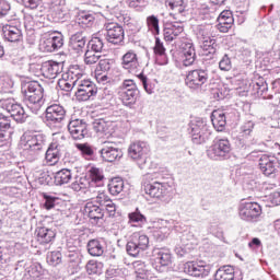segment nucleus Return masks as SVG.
Masks as SVG:
<instances>
[{"label": "nucleus", "mask_w": 280, "mask_h": 280, "mask_svg": "<svg viewBox=\"0 0 280 280\" xmlns=\"http://www.w3.org/2000/svg\"><path fill=\"white\" fill-rule=\"evenodd\" d=\"M138 79L142 83L144 91L149 95H152L154 93V86H152V84L148 83V77H145V74H143V73H140V74H138Z\"/></svg>", "instance_id": "obj_60"}, {"label": "nucleus", "mask_w": 280, "mask_h": 280, "mask_svg": "<svg viewBox=\"0 0 280 280\" xmlns=\"http://www.w3.org/2000/svg\"><path fill=\"white\" fill-rule=\"evenodd\" d=\"M129 8H133L137 12H143L148 8V0H127Z\"/></svg>", "instance_id": "obj_57"}, {"label": "nucleus", "mask_w": 280, "mask_h": 280, "mask_svg": "<svg viewBox=\"0 0 280 280\" xmlns=\"http://www.w3.org/2000/svg\"><path fill=\"white\" fill-rule=\"evenodd\" d=\"M97 202L107 211L109 218H114L115 213H117V206L105 192H100L97 195Z\"/></svg>", "instance_id": "obj_34"}, {"label": "nucleus", "mask_w": 280, "mask_h": 280, "mask_svg": "<svg viewBox=\"0 0 280 280\" xmlns=\"http://www.w3.org/2000/svg\"><path fill=\"white\" fill-rule=\"evenodd\" d=\"M45 145H47V136L43 132H25L21 138V148L24 150V154L28 161H35Z\"/></svg>", "instance_id": "obj_4"}, {"label": "nucleus", "mask_w": 280, "mask_h": 280, "mask_svg": "<svg viewBox=\"0 0 280 280\" xmlns=\"http://www.w3.org/2000/svg\"><path fill=\"white\" fill-rule=\"evenodd\" d=\"M188 130L191 135L192 143L197 145L209 141V137H211V127L207 125V120L200 117L190 120Z\"/></svg>", "instance_id": "obj_6"}, {"label": "nucleus", "mask_w": 280, "mask_h": 280, "mask_svg": "<svg viewBox=\"0 0 280 280\" xmlns=\"http://www.w3.org/2000/svg\"><path fill=\"white\" fill-rule=\"evenodd\" d=\"M153 51L156 65L163 67L170 62V58L167 57V52L165 51V46L163 45V42H161V38L159 37H155V46L153 48Z\"/></svg>", "instance_id": "obj_31"}, {"label": "nucleus", "mask_w": 280, "mask_h": 280, "mask_svg": "<svg viewBox=\"0 0 280 280\" xmlns=\"http://www.w3.org/2000/svg\"><path fill=\"white\" fill-rule=\"evenodd\" d=\"M235 19L233 18V12L231 10H224L220 13L218 18L217 30L222 34H226L231 27H233Z\"/></svg>", "instance_id": "obj_26"}, {"label": "nucleus", "mask_w": 280, "mask_h": 280, "mask_svg": "<svg viewBox=\"0 0 280 280\" xmlns=\"http://www.w3.org/2000/svg\"><path fill=\"white\" fill-rule=\"evenodd\" d=\"M255 129V122L247 121L243 126H241V135L242 137H250L253 130Z\"/></svg>", "instance_id": "obj_61"}, {"label": "nucleus", "mask_w": 280, "mask_h": 280, "mask_svg": "<svg viewBox=\"0 0 280 280\" xmlns=\"http://www.w3.org/2000/svg\"><path fill=\"white\" fill-rule=\"evenodd\" d=\"M159 16L156 15H149L147 18V27L148 31L153 34V36H159L161 34V27L159 26Z\"/></svg>", "instance_id": "obj_48"}, {"label": "nucleus", "mask_w": 280, "mask_h": 280, "mask_svg": "<svg viewBox=\"0 0 280 280\" xmlns=\"http://www.w3.org/2000/svg\"><path fill=\"white\" fill-rule=\"evenodd\" d=\"M203 51H208V54L213 55L218 51V42L213 37H208L202 43Z\"/></svg>", "instance_id": "obj_51"}, {"label": "nucleus", "mask_w": 280, "mask_h": 280, "mask_svg": "<svg viewBox=\"0 0 280 280\" xmlns=\"http://www.w3.org/2000/svg\"><path fill=\"white\" fill-rule=\"evenodd\" d=\"M258 167L264 176H275L279 167V159L272 154H262L259 156Z\"/></svg>", "instance_id": "obj_16"}, {"label": "nucleus", "mask_w": 280, "mask_h": 280, "mask_svg": "<svg viewBox=\"0 0 280 280\" xmlns=\"http://www.w3.org/2000/svg\"><path fill=\"white\" fill-rule=\"evenodd\" d=\"M78 25L80 27H92L93 23H95V16L91 13L81 12L77 19Z\"/></svg>", "instance_id": "obj_47"}, {"label": "nucleus", "mask_w": 280, "mask_h": 280, "mask_svg": "<svg viewBox=\"0 0 280 280\" xmlns=\"http://www.w3.org/2000/svg\"><path fill=\"white\" fill-rule=\"evenodd\" d=\"M93 128L100 135H110L113 132V122L98 119L93 122Z\"/></svg>", "instance_id": "obj_41"}, {"label": "nucleus", "mask_w": 280, "mask_h": 280, "mask_svg": "<svg viewBox=\"0 0 280 280\" xmlns=\"http://www.w3.org/2000/svg\"><path fill=\"white\" fill-rule=\"evenodd\" d=\"M62 150H65V145L60 144L58 140H54L49 144L45 155L48 165H56V163L60 161V156H62Z\"/></svg>", "instance_id": "obj_24"}, {"label": "nucleus", "mask_w": 280, "mask_h": 280, "mask_svg": "<svg viewBox=\"0 0 280 280\" xmlns=\"http://www.w3.org/2000/svg\"><path fill=\"white\" fill-rule=\"evenodd\" d=\"M0 107L7 110L16 124H25V121H27L28 115L25 113V108H23V105L16 103L14 98H0Z\"/></svg>", "instance_id": "obj_10"}, {"label": "nucleus", "mask_w": 280, "mask_h": 280, "mask_svg": "<svg viewBox=\"0 0 280 280\" xmlns=\"http://www.w3.org/2000/svg\"><path fill=\"white\" fill-rule=\"evenodd\" d=\"M56 240V232L49 228L37 229V242L42 245L51 244Z\"/></svg>", "instance_id": "obj_38"}, {"label": "nucleus", "mask_w": 280, "mask_h": 280, "mask_svg": "<svg viewBox=\"0 0 280 280\" xmlns=\"http://www.w3.org/2000/svg\"><path fill=\"white\" fill-rule=\"evenodd\" d=\"M40 72L47 80H56L62 73V63L57 61H45L40 67Z\"/></svg>", "instance_id": "obj_25"}, {"label": "nucleus", "mask_w": 280, "mask_h": 280, "mask_svg": "<svg viewBox=\"0 0 280 280\" xmlns=\"http://www.w3.org/2000/svg\"><path fill=\"white\" fill-rule=\"evenodd\" d=\"M86 121L84 119H73L68 124V130L72 139L80 141L89 135Z\"/></svg>", "instance_id": "obj_19"}, {"label": "nucleus", "mask_w": 280, "mask_h": 280, "mask_svg": "<svg viewBox=\"0 0 280 280\" xmlns=\"http://www.w3.org/2000/svg\"><path fill=\"white\" fill-rule=\"evenodd\" d=\"M106 250V240L93 238L88 243V252L92 257H102Z\"/></svg>", "instance_id": "obj_29"}, {"label": "nucleus", "mask_w": 280, "mask_h": 280, "mask_svg": "<svg viewBox=\"0 0 280 280\" xmlns=\"http://www.w3.org/2000/svg\"><path fill=\"white\" fill-rule=\"evenodd\" d=\"M209 82V70L207 69H195L187 72L185 78V84L192 91L202 89L205 84Z\"/></svg>", "instance_id": "obj_11"}, {"label": "nucleus", "mask_w": 280, "mask_h": 280, "mask_svg": "<svg viewBox=\"0 0 280 280\" xmlns=\"http://www.w3.org/2000/svg\"><path fill=\"white\" fill-rule=\"evenodd\" d=\"M85 73L80 66H70L67 72L61 75L58 86L67 93L77 89L75 97L78 102H89L97 95V85L90 79H85Z\"/></svg>", "instance_id": "obj_1"}, {"label": "nucleus", "mask_w": 280, "mask_h": 280, "mask_svg": "<svg viewBox=\"0 0 280 280\" xmlns=\"http://www.w3.org/2000/svg\"><path fill=\"white\" fill-rule=\"evenodd\" d=\"M100 154L106 163H117L124 159V151L113 142H104Z\"/></svg>", "instance_id": "obj_15"}, {"label": "nucleus", "mask_w": 280, "mask_h": 280, "mask_svg": "<svg viewBox=\"0 0 280 280\" xmlns=\"http://www.w3.org/2000/svg\"><path fill=\"white\" fill-rule=\"evenodd\" d=\"M167 224H170V221H162V226L153 228V237L158 242H163V240H165L167 235H170V226H167Z\"/></svg>", "instance_id": "obj_42"}, {"label": "nucleus", "mask_w": 280, "mask_h": 280, "mask_svg": "<svg viewBox=\"0 0 280 280\" xmlns=\"http://www.w3.org/2000/svg\"><path fill=\"white\" fill-rule=\"evenodd\" d=\"M196 46L194 42L186 40L180 46V60L184 67H191L196 62Z\"/></svg>", "instance_id": "obj_20"}, {"label": "nucleus", "mask_w": 280, "mask_h": 280, "mask_svg": "<svg viewBox=\"0 0 280 280\" xmlns=\"http://www.w3.org/2000/svg\"><path fill=\"white\" fill-rule=\"evenodd\" d=\"M175 21L177 22L164 24L163 36L166 43H172L173 40H176V38H178V36H180L183 32H185V26L183 25L185 21H180V18L175 19Z\"/></svg>", "instance_id": "obj_17"}, {"label": "nucleus", "mask_w": 280, "mask_h": 280, "mask_svg": "<svg viewBox=\"0 0 280 280\" xmlns=\"http://www.w3.org/2000/svg\"><path fill=\"white\" fill-rule=\"evenodd\" d=\"M71 170L62 168L59 172L55 173V185H67L71 182Z\"/></svg>", "instance_id": "obj_45"}, {"label": "nucleus", "mask_w": 280, "mask_h": 280, "mask_svg": "<svg viewBox=\"0 0 280 280\" xmlns=\"http://www.w3.org/2000/svg\"><path fill=\"white\" fill-rule=\"evenodd\" d=\"M62 261V254L60 252H51L47 255V264L49 266H58Z\"/></svg>", "instance_id": "obj_58"}, {"label": "nucleus", "mask_w": 280, "mask_h": 280, "mask_svg": "<svg viewBox=\"0 0 280 280\" xmlns=\"http://www.w3.org/2000/svg\"><path fill=\"white\" fill-rule=\"evenodd\" d=\"M214 280H235V268L230 265L220 267L214 273Z\"/></svg>", "instance_id": "obj_39"}, {"label": "nucleus", "mask_w": 280, "mask_h": 280, "mask_svg": "<svg viewBox=\"0 0 280 280\" xmlns=\"http://www.w3.org/2000/svg\"><path fill=\"white\" fill-rule=\"evenodd\" d=\"M128 219L129 224H132V226H141L142 224H145V222H148V219L141 213L139 208H137L133 212H130L128 214Z\"/></svg>", "instance_id": "obj_46"}, {"label": "nucleus", "mask_w": 280, "mask_h": 280, "mask_svg": "<svg viewBox=\"0 0 280 280\" xmlns=\"http://www.w3.org/2000/svg\"><path fill=\"white\" fill-rule=\"evenodd\" d=\"M43 198H44L43 207L47 211L54 209V207H56V205H59L60 202V198L52 195H48L47 192L43 194Z\"/></svg>", "instance_id": "obj_49"}, {"label": "nucleus", "mask_w": 280, "mask_h": 280, "mask_svg": "<svg viewBox=\"0 0 280 280\" xmlns=\"http://www.w3.org/2000/svg\"><path fill=\"white\" fill-rule=\"evenodd\" d=\"M133 270L137 275L138 279H144V280H150V279H156V275L145 262L142 260H136L132 262Z\"/></svg>", "instance_id": "obj_28"}, {"label": "nucleus", "mask_w": 280, "mask_h": 280, "mask_svg": "<svg viewBox=\"0 0 280 280\" xmlns=\"http://www.w3.org/2000/svg\"><path fill=\"white\" fill-rule=\"evenodd\" d=\"M75 148L85 159H92L95 154V150L89 143H77Z\"/></svg>", "instance_id": "obj_50"}, {"label": "nucleus", "mask_w": 280, "mask_h": 280, "mask_svg": "<svg viewBox=\"0 0 280 280\" xmlns=\"http://www.w3.org/2000/svg\"><path fill=\"white\" fill-rule=\"evenodd\" d=\"M231 141L226 138L215 139L207 150V156L212 161L231 159Z\"/></svg>", "instance_id": "obj_7"}, {"label": "nucleus", "mask_w": 280, "mask_h": 280, "mask_svg": "<svg viewBox=\"0 0 280 280\" xmlns=\"http://www.w3.org/2000/svg\"><path fill=\"white\" fill-rule=\"evenodd\" d=\"M50 38L52 40V45L56 51H58V49H61V47L65 45V36L62 35V33L52 34L50 35Z\"/></svg>", "instance_id": "obj_59"}, {"label": "nucleus", "mask_w": 280, "mask_h": 280, "mask_svg": "<svg viewBox=\"0 0 280 280\" xmlns=\"http://www.w3.org/2000/svg\"><path fill=\"white\" fill-rule=\"evenodd\" d=\"M69 47L80 56V54L84 52V47H86V36L82 32L73 34L70 37Z\"/></svg>", "instance_id": "obj_30"}, {"label": "nucleus", "mask_w": 280, "mask_h": 280, "mask_svg": "<svg viewBox=\"0 0 280 280\" xmlns=\"http://www.w3.org/2000/svg\"><path fill=\"white\" fill-rule=\"evenodd\" d=\"M140 91H129V92H119V97L121 100L122 106L127 108H135L137 102L139 101Z\"/></svg>", "instance_id": "obj_33"}, {"label": "nucleus", "mask_w": 280, "mask_h": 280, "mask_svg": "<svg viewBox=\"0 0 280 280\" xmlns=\"http://www.w3.org/2000/svg\"><path fill=\"white\" fill-rule=\"evenodd\" d=\"M24 104L34 115H38L45 104V89L37 81H30L22 84Z\"/></svg>", "instance_id": "obj_3"}, {"label": "nucleus", "mask_w": 280, "mask_h": 280, "mask_svg": "<svg viewBox=\"0 0 280 280\" xmlns=\"http://www.w3.org/2000/svg\"><path fill=\"white\" fill-rule=\"evenodd\" d=\"M254 89V95H257V97H261L262 100H272V95L268 94V83L265 81L256 82L253 85Z\"/></svg>", "instance_id": "obj_43"}, {"label": "nucleus", "mask_w": 280, "mask_h": 280, "mask_svg": "<svg viewBox=\"0 0 280 280\" xmlns=\"http://www.w3.org/2000/svg\"><path fill=\"white\" fill-rule=\"evenodd\" d=\"M67 117V109L60 104H51L46 108L45 119L46 126L49 128H58Z\"/></svg>", "instance_id": "obj_14"}, {"label": "nucleus", "mask_w": 280, "mask_h": 280, "mask_svg": "<svg viewBox=\"0 0 280 280\" xmlns=\"http://www.w3.org/2000/svg\"><path fill=\"white\" fill-rule=\"evenodd\" d=\"M151 266L156 272H165L172 266V252L165 247H154L151 256Z\"/></svg>", "instance_id": "obj_9"}, {"label": "nucleus", "mask_w": 280, "mask_h": 280, "mask_svg": "<svg viewBox=\"0 0 280 280\" xmlns=\"http://www.w3.org/2000/svg\"><path fill=\"white\" fill-rule=\"evenodd\" d=\"M185 271L190 277H201V279H205V277H209V275L211 273V265H207L203 261L187 262L185 266Z\"/></svg>", "instance_id": "obj_21"}, {"label": "nucleus", "mask_w": 280, "mask_h": 280, "mask_svg": "<svg viewBox=\"0 0 280 280\" xmlns=\"http://www.w3.org/2000/svg\"><path fill=\"white\" fill-rule=\"evenodd\" d=\"M100 58H102L100 52H95V50H91L90 48H88L84 54L85 65H95L96 62H100Z\"/></svg>", "instance_id": "obj_54"}, {"label": "nucleus", "mask_w": 280, "mask_h": 280, "mask_svg": "<svg viewBox=\"0 0 280 280\" xmlns=\"http://www.w3.org/2000/svg\"><path fill=\"white\" fill-rule=\"evenodd\" d=\"M8 130H12V119L5 115H0V147L10 141Z\"/></svg>", "instance_id": "obj_32"}, {"label": "nucleus", "mask_w": 280, "mask_h": 280, "mask_svg": "<svg viewBox=\"0 0 280 280\" xmlns=\"http://www.w3.org/2000/svg\"><path fill=\"white\" fill-rule=\"evenodd\" d=\"M129 91H139L137 83L132 79H126L120 85V93H128Z\"/></svg>", "instance_id": "obj_56"}, {"label": "nucleus", "mask_w": 280, "mask_h": 280, "mask_svg": "<svg viewBox=\"0 0 280 280\" xmlns=\"http://www.w3.org/2000/svg\"><path fill=\"white\" fill-rule=\"evenodd\" d=\"M88 49L95 51V54H102L104 51V35H101L100 31L88 43Z\"/></svg>", "instance_id": "obj_40"}, {"label": "nucleus", "mask_w": 280, "mask_h": 280, "mask_svg": "<svg viewBox=\"0 0 280 280\" xmlns=\"http://www.w3.org/2000/svg\"><path fill=\"white\" fill-rule=\"evenodd\" d=\"M24 8H26V10H38L43 7H40V3L43 2V0H22Z\"/></svg>", "instance_id": "obj_62"}, {"label": "nucleus", "mask_w": 280, "mask_h": 280, "mask_svg": "<svg viewBox=\"0 0 280 280\" xmlns=\"http://www.w3.org/2000/svg\"><path fill=\"white\" fill-rule=\"evenodd\" d=\"M100 35L104 36L107 43L112 45H124V39L126 38L124 26L117 22L105 23L103 30L100 31Z\"/></svg>", "instance_id": "obj_8"}, {"label": "nucleus", "mask_w": 280, "mask_h": 280, "mask_svg": "<svg viewBox=\"0 0 280 280\" xmlns=\"http://www.w3.org/2000/svg\"><path fill=\"white\" fill-rule=\"evenodd\" d=\"M89 178L91 187L104 186V171L102 168L92 166L89 171Z\"/></svg>", "instance_id": "obj_36"}, {"label": "nucleus", "mask_w": 280, "mask_h": 280, "mask_svg": "<svg viewBox=\"0 0 280 280\" xmlns=\"http://www.w3.org/2000/svg\"><path fill=\"white\" fill-rule=\"evenodd\" d=\"M96 70H98L100 72L103 71V73L110 71V59H101L98 61Z\"/></svg>", "instance_id": "obj_64"}, {"label": "nucleus", "mask_w": 280, "mask_h": 280, "mask_svg": "<svg viewBox=\"0 0 280 280\" xmlns=\"http://www.w3.org/2000/svg\"><path fill=\"white\" fill-rule=\"evenodd\" d=\"M3 38L9 43H19L23 38V31H21V22H9L2 26Z\"/></svg>", "instance_id": "obj_18"}, {"label": "nucleus", "mask_w": 280, "mask_h": 280, "mask_svg": "<svg viewBox=\"0 0 280 280\" xmlns=\"http://www.w3.org/2000/svg\"><path fill=\"white\" fill-rule=\"evenodd\" d=\"M128 156L136 161L140 170L148 168L150 163V144L145 141H135L128 148Z\"/></svg>", "instance_id": "obj_5"}, {"label": "nucleus", "mask_w": 280, "mask_h": 280, "mask_svg": "<svg viewBox=\"0 0 280 280\" xmlns=\"http://www.w3.org/2000/svg\"><path fill=\"white\" fill-rule=\"evenodd\" d=\"M124 179L121 177H114L108 184V191L112 196H119L124 191Z\"/></svg>", "instance_id": "obj_44"}, {"label": "nucleus", "mask_w": 280, "mask_h": 280, "mask_svg": "<svg viewBox=\"0 0 280 280\" xmlns=\"http://www.w3.org/2000/svg\"><path fill=\"white\" fill-rule=\"evenodd\" d=\"M187 0H166V5L172 10L171 16L185 21L187 16Z\"/></svg>", "instance_id": "obj_23"}, {"label": "nucleus", "mask_w": 280, "mask_h": 280, "mask_svg": "<svg viewBox=\"0 0 280 280\" xmlns=\"http://www.w3.org/2000/svg\"><path fill=\"white\" fill-rule=\"evenodd\" d=\"M84 215H88L92 222H97L104 218V208L97 201V196L95 199L88 201L84 206Z\"/></svg>", "instance_id": "obj_22"}, {"label": "nucleus", "mask_w": 280, "mask_h": 280, "mask_svg": "<svg viewBox=\"0 0 280 280\" xmlns=\"http://www.w3.org/2000/svg\"><path fill=\"white\" fill-rule=\"evenodd\" d=\"M39 49L40 51H44L46 54H51L56 51V47L54 46V40L51 39V36L47 38H43L39 43Z\"/></svg>", "instance_id": "obj_52"}, {"label": "nucleus", "mask_w": 280, "mask_h": 280, "mask_svg": "<svg viewBox=\"0 0 280 280\" xmlns=\"http://www.w3.org/2000/svg\"><path fill=\"white\" fill-rule=\"evenodd\" d=\"M121 67L132 73V71H137L139 69V57H137V52L135 50H128L121 57Z\"/></svg>", "instance_id": "obj_27"}, {"label": "nucleus", "mask_w": 280, "mask_h": 280, "mask_svg": "<svg viewBox=\"0 0 280 280\" xmlns=\"http://www.w3.org/2000/svg\"><path fill=\"white\" fill-rule=\"evenodd\" d=\"M211 122L218 132H222L226 127V114L222 110H214L211 115Z\"/></svg>", "instance_id": "obj_37"}, {"label": "nucleus", "mask_w": 280, "mask_h": 280, "mask_svg": "<svg viewBox=\"0 0 280 280\" xmlns=\"http://www.w3.org/2000/svg\"><path fill=\"white\" fill-rule=\"evenodd\" d=\"M219 68L221 69V71H231L232 65L229 55L223 56V58L219 62Z\"/></svg>", "instance_id": "obj_63"}, {"label": "nucleus", "mask_w": 280, "mask_h": 280, "mask_svg": "<svg viewBox=\"0 0 280 280\" xmlns=\"http://www.w3.org/2000/svg\"><path fill=\"white\" fill-rule=\"evenodd\" d=\"M88 275H102V264L96 260H90L85 266Z\"/></svg>", "instance_id": "obj_55"}, {"label": "nucleus", "mask_w": 280, "mask_h": 280, "mask_svg": "<svg viewBox=\"0 0 280 280\" xmlns=\"http://www.w3.org/2000/svg\"><path fill=\"white\" fill-rule=\"evenodd\" d=\"M142 185L144 192L151 198L166 200L172 196L174 178L163 177L159 173H148L143 176Z\"/></svg>", "instance_id": "obj_2"}, {"label": "nucleus", "mask_w": 280, "mask_h": 280, "mask_svg": "<svg viewBox=\"0 0 280 280\" xmlns=\"http://www.w3.org/2000/svg\"><path fill=\"white\" fill-rule=\"evenodd\" d=\"M43 266L38 262H34L28 268V276L32 280L40 279V277H43Z\"/></svg>", "instance_id": "obj_53"}, {"label": "nucleus", "mask_w": 280, "mask_h": 280, "mask_svg": "<svg viewBox=\"0 0 280 280\" xmlns=\"http://www.w3.org/2000/svg\"><path fill=\"white\" fill-rule=\"evenodd\" d=\"M150 238L145 234L133 233L126 245V250L131 257H139L140 253L148 250Z\"/></svg>", "instance_id": "obj_13"}, {"label": "nucleus", "mask_w": 280, "mask_h": 280, "mask_svg": "<svg viewBox=\"0 0 280 280\" xmlns=\"http://www.w3.org/2000/svg\"><path fill=\"white\" fill-rule=\"evenodd\" d=\"M261 206L258 202H242L238 206V218L243 222H259Z\"/></svg>", "instance_id": "obj_12"}, {"label": "nucleus", "mask_w": 280, "mask_h": 280, "mask_svg": "<svg viewBox=\"0 0 280 280\" xmlns=\"http://www.w3.org/2000/svg\"><path fill=\"white\" fill-rule=\"evenodd\" d=\"M49 16L52 23H66V21H69V19L71 18L66 5L50 9Z\"/></svg>", "instance_id": "obj_35"}]
</instances>
